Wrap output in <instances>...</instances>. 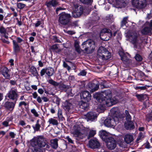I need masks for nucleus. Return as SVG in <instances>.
Masks as SVG:
<instances>
[{
	"mask_svg": "<svg viewBox=\"0 0 152 152\" xmlns=\"http://www.w3.org/2000/svg\"><path fill=\"white\" fill-rule=\"evenodd\" d=\"M34 152H42V151L41 149L39 148L38 149H35Z\"/></svg>",
	"mask_w": 152,
	"mask_h": 152,
	"instance_id": "nucleus-62",
	"label": "nucleus"
},
{
	"mask_svg": "<svg viewBox=\"0 0 152 152\" xmlns=\"http://www.w3.org/2000/svg\"><path fill=\"white\" fill-rule=\"evenodd\" d=\"M2 41L4 43H6L7 44H8L10 43V42L4 39V38H2L1 39Z\"/></svg>",
	"mask_w": 152,
	"mask_h": 152,
	"instance_id": "nucleus-58",
	"label": "nucleus"
},
{
	"mask_svg": "<svg viewBox=\"0 0 152 152\" xmlns=\"http://www.w3.org/2000/svg\"><path fill=\"white\" fill-rule=\"evenodd\" d=\"M59 46L58 45H53L51 47V48L53 50H56L58 49Z\"/></svg>",
	"mask_w": 152,
	"mask_h": 152,
	"instance_id": "nucleus-52",
	"label": "nucleus"
},
{
	"mask_svg": "<svg viewBox=\"0 0 152 152\" xmlns=\"http://www.w3.org/2000/svg\"><path fill=\"white\" fill-rule=\"evenodd\" d=\"M63 66L64 67L66 68L68 71H69L71 69V67L65 61L63 62Z\"/></svg>",
	"mask_w": 152,
	"mask_h": 152,
	"instance_id": "nucleus-42",
	"label": "nucleus"
},
{
	"mask_svg": "<svg viewBox=\"0 0 152 152\" xmlns=\"http://www.w3.org/2000/svg\"><path fill=\"white\" fill-rule=\"evenodd\" d=\"M152 28V22L151 20L149 27H145L141 30V33L144 35H146L151 33Z\"/></svg>",
	"mask_w": 152,
	"mask_h": 152,
	"instance_id": "nucleus-19",
	"label": "nucleus"
},
{
	"mask_svg": "<svg viewBox=\"0 0 152 152\" xmlns=\"http://www.w3.org/2000/svg\"><path fill=\"white\" fill-rule=\"evenodd\" d=\"M100 136L103 140L105 141L110 138L108 136L109 133L104 130H102L100 132Z\"/></svg>",
	"mask_w": 152,
	"mask_h": 152,
	"instance_id": "nucleus-24",
	"label": "nucleus"
},
{
	"mask_svg": "<svg viewBox=\"0 0 152 152\" xmlns=\"http://www.w3.org/2000/svg\"><path fill=\"white\" fill-rule=\"evenodd\" d=\"M9 134L10 136L12 138H14L15 135L13 132H10Z\"/></svg>",
	"mask_w": 152,
	"mask_h": 152,
	"instance_id": "nucleus-60",
	"label": "nucleus"
},
{
	"mask_svg": "<svg viewBox=\"0 0 152 152\" xmlns=\"http://www.w3.org/2000/svg\"><path fill=\"white\" fill-rule=\"evenodd\" d=\"M89 147L92 149L97 148H99L100 145L99 142L96 139H91L89 142Z\"/></svg>",
	"mask_w": 152,
	"mask_h": 152,
	"instance_id": "nucleus-16",
	"label": "nucleus"
},
{
	"mask_svg": "<svg viewBox=\"0 0 152 152\" xmlns=\"http://www.w3.org/2000/svg\"><path fill=\"white\" fill-rule=\"evenodd\" d=\"M78 15L80 16L83 12V8L81 6H78L74 10Z\"/></svg>",
	"mask_w": 152,
	"mask_h": 152,
	"instance_id": "nucleus-29",
	"label": "nucleus"
},
{
	"mask_svg": "<svg viewBox=\"0 0 152 152\" xmlns=\"http://www.w3.org/2000/svg\"><path fill=\"white\" fill-rule=\"evenodd\" d=\"M94 88H92V90H94V91L97 90L99 88V85L98 84L95 85V84H92Z\"/></svg>",
	"mask_w": 152,
	"mask_h": 152,
	"instance_id": "nucleus-49",
	"label": "nucleus"
},
{
	"mask_svg": "<svg viewBox=\"0 0 152 152\" xmlns=\"http://www.w3.org/2000/svg\"><path fill=\"white\" fill-rule=\"evenodd\" d=\"M87 72L84 70L81 71L78 74V75L79 76H84L86 75Z\"/></svg>",
	"mask_w": 152,
	"mask_h": 152,
	"instance_id": "nucleus-47",
	"label": "nucleus"
},
{
	"mask_svg": "<svg viewBox=\"0 0 152 152\" xmlns=\"http://www.w3.org/2000/svg\"><path fill=\"white\" fill-rule=\"evenodd\" d=\"M133 5L137 8L142 9L146 6V0H132Z\"/></svg>",
	"mask_w": 152,
	"mask_h": 152,
	"instance_id": "nucleus-9",
	"label": "nucleus"
},
{
	"mask_svg": "<svg viewBox=\"0 0 152 152\" xmlns=\"http://www.w3.org/2000/svg\"><path fill=\"white\" fill-rule=\"evenodd\" d=\"M58 4V2L56 0H51L48 1H46L45 5L48 8H50L52 6L56 7Z\"/></svg>",
	"mask_w": 152,
	"mask_h": 152,
	"instance_id": "nucleus-23",
	"label": "nucleus"
},
{
	"mask_svg": "<svg viewBox=\"0 0 152 152\" xmlns=\"http://www.w3.org/2000/svg\"><path fill=\"white\" fill-rule=\"evenodd\" d=\"M54 69L51 67H48L42 69L40 72V75L43 76L45 73L49 77H50L54 74Z\"/></svg>",
	"mask_w": 152,
	"mask_h": 152,
	"instance_id": "nucleus-12",
	"label": "nucleus"
},
{
	"mask_svg": "<svg viewBox=\"0 0 152 152\" xmlns=\"http://www.w3.org/2000/svg\"><path fill=\"white\" fill-rule=\"evenodd\" d=\"M40 125L39 124H36L35 126L33 127V128L34 130L38 131L40 129Z\"/></svg>",
	"mask_w": 152,
	"mask_h": 152,
	"instance_id": "nucleus-45",
	"label": "nucleus"
},
{
	"mask_svg": "<svg viewBox=\"0 0 152 152\" xmlns=\"http://www.w3.org/2000/svg\"><path fill=\"white\" fill-rule=\"evenodd\" d=\"M74 46L75 50L78 53H80L82 50L80 48L79 45V42L77 41H75L74 42Z\"/></svg>",
	"mask_w": 152,
	"mask_h": 152,
	"instance_id": "nucleus-31",
	"label": "nucleus"
},
{
	"mask_svg": "<svg viewBox=\"0 0 152 152\" xmlns=\"http://www.w3.org/2000/svg\"><path fill=\"white\" fill-rule=\"evenodd\" d=\"M136 97L140 101H142L144 100L146 97L147 96L145 94H137L135 95Z\"/></svg>",
	"mask_w": 152,
	"mask_h": 152,
	"instance_id": "nucleus-32",
	"label": "nucleus"
},
{
	"mask_svg": "<svg viewBox=\"0 0 152 152\" xmlns=\"http://www.w3.org/2000/svg\"><path fill=\"white\" fill-rule=\"evenodd\" d=\"M0 33L1 34H6L7 33V30L3 26L0 27Z\"/></svg>",
	"mask_w": 152,
	"mask_h": 152,
	"instance_id": "nucleus-39",
	"label": "nucleus"
},
{
	"mask_svg": "<svg viewBox=\"0 0 152 152\" xmlns=\"http://www.w3.org/2000/svg\"><path fill=\"white\" fill-rule=\"evenodd\" d=\"M83 50L88 54H90L93 51L95 48V43L91 40H88L83 42L82 45Z\"/></svg>",
	"mask_w": 152,
	"mask_h": 152,
	"instance_id": "nucleus-5",
	"label": "nucleus"
},
{
	"mask_svg": "<svg viewBox=\"0 0 152 152\" xmlns=\"http://www.w3.org/2000/svg\"><path fill=\"white\" fill-rule=\"evenodd\" d=\"M41 24V22L40 21H37V22L35 24V27H37Z\"/></svg>",
	"mask_w": 152,
	"mask_h": 152,
	"instance_id": "nucleus-56",
	"label": "nucleus"
},
{
	"mask_svg": "<svg viewBox=\"0 0 152 152\" xmlns=\"http://www.w3.org/2000/svg\"><path fill=\"white\" fill-rule=\"evenodd\" d=\"M145 147L147 148H150V145L149 143L147 142L145 145Z\"/></svg>",
	"mask_w": 152,
	"mask_h": 152,
	"instance_id": "nucleus-63",
	"label": "nucleus"
},
{
	"mask_svg": "<svg viewBox=\"0 0 152 152\" xmlns=\"http://www.w3.org/2000/svg\"><path fill=\"white\" fill-rule=\"evenodd\" d=\"M82 3L85 4H89L92 2V0H80Z\"/></svg>",
	"mask_w": 152,
	"mask_h": 152,
	"instance_id": "nucleus-44",
	"label": "nucleus"
},
{
	"mask_svg": "<svg viewBox=\"0 0 152 152\" xmlns=\"http://www.w3.org/2000/svg\"><path fill=\"white\" fill-rule=\"evenodd\" d=\"M146 86H147L148 87H149V86H142V87H137L136 88V89H140V90H145L146 88Z\"/></svg>",
	"mask_w": 152,
	"mask_h": 152,
	"instance_id": "nucleus-51",
	"label": "nucleus"
},
{
	"mask_svg": "<svg viewBox=\"0 0 152 152\" xmlns=\"http://www.w3.org/2000/svg\"><path fill=\"white\" fill-rule=\"evenodd\" d=\"M34 145L39 148H42L46 146L45 149L48 150L50 148V146L48 144L46 139L43 137L41 136L37 137L34 142Z\"/></svg>",
	"mask_w": 152,
	"mask_h": 152,
	"instance_id": "nucleus-3",
	"label": "nucleus"
},
{
	"mask_svg": "<svg viewBox=\"0 0 152 152\" xmlns=\"http://www.w3.org/2000/svg\"><path fill=\"white\" fill-rule=\"evenodd\" d=\"M125 128L127 129H133L134 127L133 123L131 121H127L124 124Z\"/></svg>",
	"mask_w": 152,
	"mask_h": 152,
	"instance_id": "nucleus-26",
	"label": "nucleus"
},
{
	"mask_svg": "<svg viewBox=\"0 0 152 152\" xmlns=\"http://www.w3.org/2000/svg\"><path fill=\"white\" fill-rule=\"evenodd\" d=\"M42 99L44 101V102H47L48 101V99L46 97H43L42 98Z\"/></svg>",
	"mask_w": 152,
	"mask_h": 152,
	"instance_id": "nucleus-61",
	"label": "nucleus"
},
{
	"mask_svg": "<svg viewBox=\"0 0 152 152\" xmlns=\"http://www.w3.org/2000/svg\"><path fill=\"white\" fill-rule=\"evenodd\" d=\"M17 90L14 88H12L7 94V96L10 99L16 102L18 96Z\"/></svg>",
	"mask_w": 152,
	"mask_h": 152,
	"instance_id": "nucleus-11",
	"label": "nucleus"
},
{
	"mask_svg": "<svg viewBox=\"0 0 152 152\" xmlns=\"http://www.w3.org/2000/svg\"><path fill=\"white\" fill-rule=\"evenodd\" d=\"M16 103V102H7L4 104L3 106L6 109L12 111L13 110Z\"/></svg>",
	"mask_w": 152,
	"mask_h": 152,
	"instance_id": "nucleus-17",
	"label": "nucleus"
},
{
	"mask_svg": "<svg viewBox=\"0 0 152 152\" xmlns=\"http://www.w3.org/2000/svg\"><path fill=\"white\" fill-rule=\"evenodd\" d=\"M124 142L127 144H130L133 141L134 137L133 135L128 133L124 135L123 137Z\"/></svg>",
	"mask_w": 152,
	"mask_h": 152,
	"instance_id": "nucleus-15",
	"label": "nucleus"
},
{
	"mask_svg": "<svg viewBox=\"0 0 152 152\" xmlns=\"http://www.w3.org/2000/svg\"><path fill=\"white\" fill-rule=\"evenodd\" d=\"M80 15H78V14H77L76 12L75 11H74L73 12H72V16L74 18H77L80 17Z\"/></svg>",
	"mask_w": 152,
	"mask_h": 152,
	"instance_id": "nucleus-53",
	"label": "nucleus"
},
{
	"mask_svg": "<svg viewBox=\"0 0 152 152\" xmlns=\"http://www.w3.org/2000/svg\"><path fill=\"white\" fill-rule=\"evenodd\" d=\"M127 36L131 42L136 46L140 45V44L142 43V41L140 40V42L139 40H137V34L135 32H129L127 34Z\"/></svg>",
	"mask_w": 152,
	"mask_h": 152,
	"instance_id": "nucleus-8",
	"label": "nucleus"
},
{
	"mask_svg": "<svg viewBox=\"0 0 152 152\" xmlns=\"http://www.w3.org/2000/svg\"><path fill=\"white\" fill-rule=\"evenodd\" d=\"M38 92L40 94H42L44 92V91L42 89L40 88L38 90Z\"/></svg>",
	"mask_w": 152,
	"mask_h": 152,
	"instance_id": "nucleus-64",
	"label": "nucleus"
},
{
	"mask_svg": "<svg viewBox=\"0 0 152 152\" xmlns=\"http://www.w3.org/2000/svg\"><path fill=\"white\" fill-rule=\"evenodd\" d=\"M12 42L14 51L15 53L18 52L19 51L20 49L19 46L15 40H13Z\"/></svg>",
	"mask_w": 152,
	"mask_h": 152,
	"instance_id": "nucleus-28",
	"label": "nucleus"
},
{
	"mask_svg": "<svg viewBox=\"0 0 152 152\" xmlns=\"http://www.w3.org/2000/svg\"><path fill=\"white\" fill-rule=\"evenodd\" d=\"M59 88L61 90H66L67 89L71 90L70 88H69V87L63 83H60L59 85Z\"/></svg>",
	"mask_w": 152,
	"mask_h": 152,
	"instance_id": "nucleus-34",
	"label": "nucleus"
},
{
	"mask_svg": "<svg viewBox=\"0 0 152 152\" xmlns=\"http://www.w3.org/2000/svg\"><path fill=\"white\" fill-rule=\"evenodd\" d=\"M16 40L18 43H20L23 41L22 39L20 37H18L16 38Z\"/></svg>",
	"mask_w": 152,
	"mask_h": 152,
	"instance_id": "nucleus-59",
	"label": "nucleus"
},
{
	"mask_svg": "<svg viewBox=\"0 0 152 152\" xmlns=\"http://www.w3.org/2000/svg\"><path fill=\"white\" fill-rule=\"evenodd\" d=\"M48 122L50 124H52L54 125H57L58 124L57 120L52 118L49 119Z\"/></svg>",
	"mask_w": 152,
	"mask_h": 152,
	"instance_id": "nucleus-33",
	"label": "nucleus"
},
{
	"mask_svg": "<svg viewBox=\"0 0 152 152\" xmlns=\"http://www.w3.org/2000/svg\"><path fill=\"white\" fill-rule=\"evenodd\" d=\"M58 116L60 119H62L63 118L62 115V112L61 110H58Z\"/></svg>",
	"mask_w": 152,
	"mask_h": 152,
	"instance_id": "nucleus-43",
	"label": "nucleus"
},
{
	"mask_svg": "<svg viewBox=\"0 0 152 152\" xmlns=\"http://www.w3.org/2000/svg\"><path fill=\"white\" fill-rule=\"evenodd\" d=\"M128 17H124L121 22V26H123L126 25V24L127 23L128 21Z\"/></svg>",
	"mask_w": 152,
	"mask_h": 152,
	"instance_id": "nucleus-36",
	"label": "nucleus"
},
{
	"mask_svg": "<svg viewBox=\"0 0 152 152\" xmlns=\"http://www.w3.org/2000/svg\"><path fill=\"white\" fill-rule=\"evenodd\" d=\"M144 135L141 132H140L139 135L137 139V141H139L140 139H142L144 137Z\"/></svg>",
	"mask_w": 152,
	"mask_h": 152,
	"instance_id": "nucleus-48",
	"label": "nucleus"
},
{
	"mask_svg": "<svg viewBox=\"0 0 152 152\" xmlns=\"http://www.w3.org/2000/svg\"><path fill=\"white\" fill-rule=\"evenodd\" d=\"M1 72L2 75L6 79H9L10 78L9 71L7 68L5 67L2 68Z\"/></svg>",
	"mask_w": 152,
	"mask_h": 152,
	"instance_id": "nucleus-21",
	"label": "nucleus"
},
{
	"mask_svg": "<svg viewBox=\"0 0 152 152\" xmlns=\"http://www.w3.org/2000/svg\"><path fill=\"white\" fill-rule=\"evenodd\" d=\"M97 56L103 60H107L110 58L111 53L106 48L101 46L98 50Z\"/></svg>",
	"mask_w": 152,
	"mask_h": 152,
	"instance_id": "nucleus-6",
	"label": "nucleus"
},
{
	"mask_svg": "<svg viewBox=\"0 0 152 152\" xmlns=\"http://www.w3.org/2000/svg\"><path fill=\"white\" fill-rule=\"evenodd\" d=\"M58 139L56 138L51 139L50 140V145L51 147L54 149H56L58 147Z\"/></svg>",
	"mask_w": 152,
	"mask_h": 152,
	"instance_id": "nucleus-25",
	"label": "nucleus"
},
{
	"mask_svg": "<svg viewBox=\"0 0 152 152\" xmlns=\"http://www.w3.org/2000/svg\"><path fill=\"white\" fill-rule=\"evenodd\" d=\"M119 54L121 57V60L123 61H128L129 60L128 56L129 54L127 53H124L123 51H120L118 52Z\"/></svg>",
	"mask_w": 152,
	"mask_h": 152,
	"instance_id": "nucleus-20",
	"label": "nucleus"
},
{
	"mask_svg": "<svg viewBox=\"0 0 152 152\" xmlns=\"http://www.w3.org/2000/svg\"><path fill=\"white\" fill-rule=\"evenodd\" d=\"M65 139L67 140L69 143L72 144L73 143V141L69 136L66 137Z\"/></svg>",
	"mask_w": 152,
	"mask_h": 152,
	"instance_id": "nucleus-55",
	"label": "nucleus"
},
{
	"mask_svg": "<svg viewBox=\"0 0 152 152\" xmlns=\"http://www.w3.org/2000/svg\"><path fill=\"white\" fill-rule=\"evenodd\" d=\"M27 104L26 102L24 101H22L20 102L19 104V106L21 107L23 105L24 106H26Z\"/></svg>",
	"mask_w": 152,
	"mask_h": 152,
	"instance_id": "nucleus-54",
	"label": "nucleus"
},
{
	"mask_svg": "<svg viewBox=\"0 0 152 152\" xmlns=\"http://www.w3.org/2000/svg\"><path fill=\"white\" fill-rule=\"evenodd\" d=\"M26 5L25 4L22 3H19L17 4L18 7L20 9H22Z\"/></svg>",
	"mask_w": 152,
	"mask_h": 152,
	"instance_id": "nucleus-40",
	"label": "nucleus"
},
{
	"mask_svg": "<svg viewBox=\"0 0 152 152\" xmlns=\"http://www.w3.org/2000/svg\"><path fill=\"white\" fill-rule=\"evenodd\" d=\"M72 133L74 136L79 139H83L87 136V138L89 139L96 134V131L92 129L89 130V127L74 126Z\"/></svg>",
	"mask_w": 152,
	"mask_h": 152,
	"instance_id": "nucleus-1",
	"label": "nucleus"
},
{
	"mask_svg": "<svg viewBox=\"0 0 152 152\" xmlns=\"http://www.w3.org/2000/svg\"><path fill=\"white\" fill-rule=\"evenodd\" d=\"M2 124L6 127H7L8 126V122L6 121H5L2 123Z\"/></svg>",
	"mask_w": 152,
	"mask_h": 152,
	"instance_id": "nucleus-57",
	"label": "nucleus"
},
{
	"mask_svg": "<svg viewBox=\"0 0 152 152\" xmlns=\"http://www.w3.org/2000/svg\"><path fill=\"white\" fill-rule=\"evenodd\" d=\"M86 118L88 120L93 121L95 120L97 117V116L93 112H89L86 115Z\"/></svg>",
	"mask_w": 152,
	"mask_h": 152,
	"instance_id": "nucleus-22",
	"label": "nucleus"
},
{
	"mask_svg": "<svg viewBox=\"0 0 152 152\" xmlns=\"http://www.w3.org/2000/svg\"><path fill=\"white\" fill-rule=\"evenodd\" d=\"M105 141L106 142V146L108 149L112 150L116 147V142L113 138L110 137Z\"/></svg>",
	"mask_w": 152,
	"mask_h": 152,
	"instance_id": "nucleus-13",
	"label": "nucleus"
},
{
	"mask_svg": "<svg viewBox=\"0 0 152 152\" xmlns=\"http://www.w3.org/2000/svg\"><path fill=\"white\" fill-rule=\"evenodd\" d=\"M31 111L35 117H38L39 116V114L34 109H33L31 110Z\"/></svg>",
	"mask_w": 152,
	"mask_h": 152,
	"instance_id": "nucleus-38",
	"label": "nucleus"
},
{
	"mask_svg": "<svg viewBox=\"0 0 152 152\" xmlns=\"http://www.w3.org/2000/svg\"><path fill=\"white\" fill-rule=\"evenodd\" d=\"M135 58L136 60L138 61H140L142 60L141 56L139 54H137Z\"/></svg>",
	"mask_w": 152,
	"mask_h": 152,
	"instance_id": "nucleus-46",
	"label": "nucleus"
},
{
	"mask_svg": "<svg viewBox=\"0 0 152 152\" xmlns=\"http://www.w3.org/2000/svg\"><path fill=\"white\" fill-rule=\"evenodd\" d=\"M104 104H105L107 106H110L115 104L118 102V100L116 97H112V94L109 90H107L102 92L97 96Z\"/></svg>",
	"mask_w": 152,
	"mask_h": 152,
	"instance_id": "nucleus-2",
	"label": "nucleus"
},
{
	"mask_svg": "<svg viewBox=\"0 0 152 152\" xmlns=\"http://www.w3.org/2000/svg\"><path fill=\"white\" fill-rule=\"evenodd\" d=\"M120 114L117 112H115L114 114V118H107L104 121V125L108 127L113 128L116 125V122L119 120Z\"/></svg>",
	"mask_w": 152,
	"mask_h": 152,
	"instance_id": "nucleus-4",
	"label": "nucleus"
},
{
	"mask_svg": "<svg viewBox=\"0 0 152 152\" xmlns=\"http://www.w3.org/2000/svg\"><path fill=\"white\" fill-rule=\"evenodd\" d=\"M71 16V15L65 12H62L59 15L58 21L59 24L66 25L70 22Z\"/></svg>",
	"mask_w": 152,
	"mask_h": 152,
	"instance_id": "nucleus-7",
	"label": "nucleus"
},
{
	"mask_svg": "<svg viewBox=\"0 0 152 152\" xmlns=\"http://www.w3.org/2000/svg\"><path fill=\"white\" fill-rule=\"evenodd\" d=\"M80 97L81 99L85 102H88L91 100V95L88 91H84L81 94Z\"/></svg>",
	"mask_w": 152,
	"mask_h": 152,
	"instance_id": "nucleus-14",
	"label": "nucleus"
},
{
	"mask_svg": "<svg viewBox=\"0 0 152 152\" xmlns=\"http://www.w3.org/2000/svg\"><path fill=\"white\" fill-rule=\"evenodd\" d=\"M64 109L66 111L70 112L73 108L72 104L69 101H66L63 105Z\"/></svg>",
	"mask_w": 152,
	"mask_h": 152,
	"instance_id": "nucleus-18",
	"label": "nucleus"
},
{
	"mask_svg": "<svg viewBox=\"0 0 152 152\" xmlns=\"http://www.w3.org/2000/svg\"><path fill=\"white\" fill-rule=\"evenodd\" d=\"M89 105L86 102H83L81 105L80 106V107L86 110L88 107Z\"/></svg>",
	"mask_w": 152,
	"mask_h": 152,
	"instance_id": "nucleus-37",
	"label": "nucleus"
},
{
	"mask_svg": "<svg viewBox=\"0 0 152 152\" xmlns=\"http://www.w3.org/2000/svg\"><path fill=\"white\" fill-rule=\"evenodd\" d=\"M125 113L126 114V118L127 121H130L131 120V117L129 113V112L126 110L125 111Z\"/></svg>",
	"mask_w": 152,
	"mask_h": 152,
	"instance_id": "nucleus-35",
	"label": "nucleus"
},
{
	"mask_svg": "<svg viewBox=\"0 0 152 152\" xmlns=\"http://www.w3.org/2000/svg\"><path fill=\"white\" fill-rule=\"evenodd\" d=\"M107 35L109 36H110L109 37H110L112 36V34L111 33V31L108 29L104 28L103 29L100 33V37L101 39L104 40H107L109 39V38H107L106 36Z\"/></svg>",
	"mask_w": 152,
	"mask_h": 152,
	"instance_id": "nucleus-10",
	"label": "nucleus"
},
{
	"mask_svg": "<svg viewBox=\"0 0 152 152\" xmlns=\"http://www.w3.org/2000/svg\"><path fill=\"white\" fill-rule=\"evenodd\" d=\"M152 118V114L151 113L148 114L146 115V119L148 122L151 120Z\"/></svg>",
	"mask_w": 152,
	"mask_h": 152,
	"instance_id": "nucleus-41",
	"label": "nucleus"
},
{
	"mask_svg": "<svg viewBox=\"0 0 152 152\" xmlns=\"http://www.w3.org/2000/svg\"><path fill=\"white\" fill-rule=\"evenodd\" d=\"M65 32L67 33L68 34L70 35H72L75 34V32L72 31H66L65 30H64Z\"/></svg>",
	"mask_w": 152,
	"mask_h": 152,
	"instance_id": "nucleus-50",
	"label": "nucleus"
},
{
	"mask_svg": "<svg viewBox=\"0 0 152 152\" xmlns=\"http://www.w3.org/2000/svg\"><path fill=\"white\" fill-rule=\"evenodd\" d=\"M116 2V7L121 8L124 7L126 5V3L124 0H115Z\"/></svg>",
	"mask_w": 152,
	"mask_h": 152,
	"instance_id": "nucleus-27",
	"label": "nucleus"
},
{
	"mask_svg": "<svg viewBox=\"0 0 152 152\" xmlns=\"http://www.w3.org/2000/svg\"><path fill=\"white\" fill-rule=\"evenodd\" d=\"M30 72L34 76L37 77L39 75L36 68L34 66H31V67Z\"/></svg>",
	"mask_w": 152,
	"mask_h": 152,
	"instance_id": "nucleus-30",
	"label": "nucleus"
}]
</instances>
